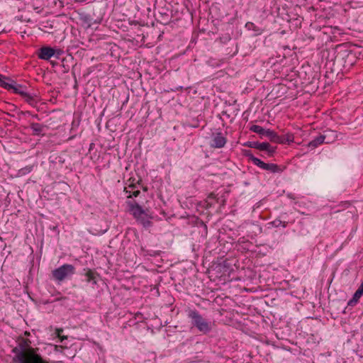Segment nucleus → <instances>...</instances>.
<instances>
[{"mask_svg": "<svg viewBox=\"0 0 363 363\" xmlns=\"http://www.w3.org/2000/svg\"><path fill=\"white\" fill-rule=\"evenodd\" d=\"M28 340H22L15 347L12 352L14 354L13 362L14 363H49L44 359L38 352V348H33L30 345Z\"/></svg>", "mask_w": 363, "mask_h": 363, "instance_id": "f257e3e1", "label": "nucleus"}, {"mask_svg": "<svg viewBox=\"0 0 363 363\" xmlns=\"http://www.w3.org/2000/svg\"><path fill=\"white\" fill-rule=\"evenodd\" d=\"M188 317L191 320V325L199 332L206 334L212 330L211 323L203 318L197 311L189 310Z\"/></svg>", "mask_w": 363, "mask_h": 363, "instance_id": "f03ea898", "label": "nucleus"}, {"mask_svg": "<svg viewBox=\"0 0 363 363\" xmlns=\"http://www.w3.org/2000/svg\"><path fill=\"white\" fill-rule=\"evenodd\" d=\"M74 267L72 264H65L52 271V276L57 281H62L68 276L74 274Z\"/></svg>", "mask_w": 363, "mask_h": 363, "instance_id": "7ed1b4c3", "label": "nucleus"}, {"mask_svg": "<svg viewBox=\"0 0 363 363\" xmlns=\"http://www.w3.org/2000/svg\"><path fill=\"white\" fill-rule=\"evenodd\" d=\"M250 130L254 133H256L260 135L262 138L263 137H266L269 139L271 142L279 141L278 135L274 131L270 129H265L260 125H252Z\"/></svg>", "mask_w": 363, "mask_h": 363, "instance_id": "20e7f679", "label": "nucleus"}, {"mask_svg": "<svg viewBox=\"0 0 363 363\" xmlns=\"http://www.w3.org/2000/svg\"><path fill=\"white\" fill-rule=\"evenodd\" d=\"M227 140L221 133L213 134L211 146L214 148H221L225 146Z\"/></svg>", "mask_w": 363, "mask_h": 363, "instance_id": "39448f33", "label": "nucleus"}, {"mask_svg": "<svg viewBox=\"0 0 363 363\" xmlns=\"http://www.w3.org/2000/svg\"><path fill=\"white\" fill-rule=\"evenodd\" d=\"M55 55V50L50 47H43L39 50L38 57L48 60Z\"/></svg>", "mask_w": 363, "mask_h": 363, "instance_id": "423d86ee", "label": "nucleus"}, {"mask_svg": "<svg viewBox=\"0 0 363 363\" xmlns=\"http://www.w3.org/2000/svg\"><path fill=\"white\" fill-rule=\"evenodd\" d=\"M353 57H354L353 54L351 52H350L347 50H345L340 51L337 52V55H336L335 60L337 63H340L341 60L346 58V59L350 60L348 65H352V60Z\"/></svg>", "mask_w": 363, "mask_h": 363, "instance_id": "0eeeda50", "label": "nucleus"}, {"mask_svg": "<svg viewBox=\"0 0 363 363\" xmlns=\"http://www.w3.org/2000/svg\"><path fill=\"white\" fill-rule=\"evenodd\" d=\"M130 211L135 219L141 217L145 213L138 203H129Z\"/></svg>", "mask_w": 363, "mask_h": 363, "instance_id": "6e6552de", "label": "nucleus"}, {"mask_svg": "<svg viewBox=\"0 0 363 363\" xmlns=\"http://www.w3.org/2000/svg\"><path fill=\"white\" fill-rule=\"evenodd\" d=\"M30 128L33 135H44L47 126L38 123H30Z\"/></svg>", "mask_w": 363, "mask_h": 363, "instance_id": "1a4fd4ad", "label": "nucleus"}, {"mask_svg": "<svg viewBox=\"0 0 363 363\" xmlns=\"http://www.w3.org/2000/svg\"><path fill=\"white\" fill-rule=\"evenodd\" d=\"M276 147L272 146L269 143H260L259 150L267 152L269 156H272L276 152Z\"/></svg>", "mask_w": 363, "mask_h": 363, "instance_id": "9d476101", "label": "nucleus"}, {"mask_svg": "<svg viewBox=\"0 0 363 363\" xmlns=\"http://www.w3.org/2000/svg\"><path fill=\"white\" fill-rule=\"evenodd\" d=\"M279 141H274V143L279 144H285V143H291L294 142V135L291 133H287L286 134L279 136L278 135Z\"/></svg>", "mask_w": 363, "mask_h": 363, "instance_id": "9b49d317", "label": "nucleus"}, {"mask_svg": "<svg viewBox=\"0 0 363 363\" xmlns=\"http://www.w3.org/2000/svg\"><path fill=\"white\" fill-rule=\"evenodd\" d=\"M84 271H85L84 276L86 278V281L87 282H91L93 284H96V283H97L96 272L90 269H84Z\"/></svg>", "mask_w": 363, "mask_h": 363, "instance_id": "f8f14e48", "label": "nucleus"}, {"mask_svg": "<svg viewBox=\"0 0 363 363\" xmlns=\"http://www.w3.org/2000/svg\"><path fill=\"white\" fill-rule=\"evenodd\" d=\"M11 90H12L16 94H20L22 97L23 95H26V92L27 91L26 86L17 84L15 81L13 82Z\"/></svg>", "mask_w": 363, "mask_h": 363, "instance_id": "ddd939ff", "label": "nucleus"}, {"mask_svg": "<svg viewBox=\"0 0 363 363\" xmlns=\"http://www.w3.org/2000/svg\"><path fill=\"white\" fill-rule=\"evenodd\" d=\"M326 136L325 135H320L316 137L315 139L308 143V146L311 149H314L318 147L319 145L324 143Z\"/></svg>", "mask_w": 363, "mask_h": 363, "instance_id": "4468645a", "label": "nucleus"}, {"mask_svg": "<svg viewBox=\"0 0 363 363\" xmlns=\"http://www.w3.org/2000/svg\"><path fill=\"white\" fill-rule=\"evenodd\" d=\"M13 80L6 77L4 75H1L0 77V86L4 87V89L7 90H11V87H12Z\"/></svg>", "mask_w": 363, "mask_h": 363, "instance_id": "2eb2a0df", "label": "nucleus"}, {"mask_svg": "<svg viewBox=\"0 0 363 363\" xmlns=\"http://www.w3.org/2000/svg\"><path fill=\"white\" fill-rule=\"evenodd\" d=\"M25 101L30 105L34 106L37 103V94L35 93H29L28 91L26 92V95H23Z\"/></svg>", "mask_w": 363, "mask_h": 363, "instance_id": "dca6fc26", "label": "nucleus"}, {"mask_svg": "<svg viewBox=\"0 0 363 363\" xmlns=\"http://www.w3.org/2000/svg\"><path fill=\"white\" fill-rule=\"evenodd\" d=\"M263 169L269 171L273 173L281 172L283 169L276 164L266 163Z\"/></svg>", "mask_w": 363, "mask_h": 363, "instance_id": "f3484780", "label": "nucleus"}, {"mask_svg": "<svg viewBox=\"0 0 363 363\" xmlns=\"http://www.w3.org/2000/svg\"><path fill=\"white\" fill-rule=\"evenodd\" d=\"M246 156L248 157V158L253 162L254 164H255L256 166L260 167L261 169H263L264 167V165H265V162H264L263 161H262L261 160H259V158L257 157H255L253 155H252L251 153H247L246 154Z\"/></svg>", "mask_w": 363, "mask_h": 363, "instance_id": "a211bd4d", "label": "nucleus"}, {"mask_svg": "<svg viewBox=\"0 0 363 363\" xmlns=\"http://www.w3.org/2000/svg\"><path fill=\"white\" fill-rule=\"evenodd\" d=\"M136 220L145 228L149 227L151 225V221L146 213Z\"/></svg>", "mask_w": 363, "mask_h": 363, "instance_id": "6ab92c4d", "label": "nucleus"}, {"mask_svg": "<svg viewBox=\"0 0 363 363\" xmlns=\"http://www.w3.org/2000/svg\"><path fill=\"white\" fill-rule=\"evenodd\" d=\"M271 224L272 225V226L276 227V228H277L280 225H282L284 228H285L286 226V223L283 222L282 220H281L279 219L274 220V221H272L271 223Z\"/></svg>", "mask_w": 363, "mask_h": 363, "instance_id": "aec40b11", "label": "nucleus"}, {"mask_svg": "<svg viewBox=\"0 0 363 363\" xmlns=\"http://www.w3.org/2000/svg\"><path fill=\"white\" fill-rule=\"evenodd\" d=\"M355 298H360L363 295V282L359 286L358 289L355 291Z\"/></svg>", "mask_w": 363, "mask_h": 363, "instance_id": "412c9836", "label": "nucleus"}, {"mask_svg": "<svg viewBox=\"0 0 363 363\" xmlns=\"http://www.w3.org/2000/svg\"><path fill=\"white\" fill-rule=\"evenodd\" d=\"M359 299V298H355V294H354L352 298L349 301L348 306L355 305L358 302Z\"/></svg>", "mask_w": 363, "mask_h": 363, "instance_id": "4be33fe9", "label": "nucleus"}, {"mask_svg": "<svg viewBox=\"0 0 363 363\" xmlns=\"http://www.w3.org/2000/svg\"><path fill=\"white\" fill-rule=\"evenodd\" d=\"M259 145H260V143H259V142H251V143H250V145L248 146L250 147L259 150Z\"/></svg>", "mask_w": 363, "mask_h": 363, "instance_id": "5701e85b", "label": "nucleus"}, {"mask_svg": "<svg viewBox=\"0 0 363 363\" xmlns=\"http://www.w3.org/2000/svg\"><path fill=\"white\" fill-rule=\"evenodd\" d=\"M140 194V191L139 190L135 191L133 192L132 195H130L128 197L135 196L137 197Z\"/></svg>", "mask_w": 363, "mask_h": 363, "instance_id": "b1692460", "label": "nucleus"}, {"mask_svg": "<svg viewBox=\"0 0 363 363\" xmlns=\"http://www.w3.org/2000/svg\"><path fill=\"white\" fill-rule=\"evenodd\" d=\"M83 20L85 22H88V21H91V18L88 16H85L84 18H83Z\"/></svg>", "mask_w": 363, "mask_h": 363, "instance_id": "393cba45", "label": "nucleus"}, {"mask_svg": "<svg viewBox=\"0 0 363 363\" xmlns=\"http://www.w3.org/2000/svg\"><path fill=\"white\" fill-rule=\"evenodd\" d=\"M62 329H57L56 330V333L58 337H60V333H62Z\"/></svg>", "mask_w": 363, "mask_h": 363, "instance_id": "a878e982", "label": "nucleus"}, {"mask_svg": "<svg viewBox=\"0 0 363 363\" xmlns=\"http://www.w3.org/2000/svg\"><path fill=\"white\" fill-rule=\"evenodd\" d=\"M55 54L58 57L59 55H60L62 54V51L60 50H55Z\"/></svg>", "mask_w": 363, "mask_h": 363, "instance_id": "bb28decb", "label": "nucleus"}, {"mask_svg": "<svg viewBox=\"0 0 363 363\" xmlns=\"http://www.w3.org/2000/svg\"><path fill=\"white\" fill-rule=\"evenodd\" d=\"M28 172H30L32 169V167H27L25 169Z\"/></svg>", "mask_w": 363, "mask_h": 363, "instance_id": "cd10ccee", "label": "nucleus"}, {"mask_svg": "<svg viewBox=\"0 0 363 363\" xmlns=\"http://www.w3.org/2000/svg\"><path fill=\"white\" fill-rule=\"evenodd\" d=\"M209 198L215 199V198H216V195H215L213 193H211V194L209 195Z\"/></svg>", "mask_w": 363, "mask_h": 363, "instance_id": "c85d7f7f", "label": "nucleus"}]
</instances>
